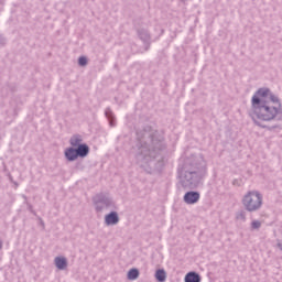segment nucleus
Segmentation results:
<instances>
[{"label":"nucleus","mask_w":282,"mask_h":282,"mask_svg":"<svg viewBox=\"0 0 282 282\" xmlns=\"http://www.w3.org/2000/svg\"><path fill=\"white\" fill-rule=\"evenodd\" d=\"M135 160L137 164L145 173H160L164 169V156L162 151H166L164 135L153 127L147 124L135 128Z\"/></svg>","instance_id":"1"},{"label":"nucleus","mask_w":282,"mask_h":282,"mask_svg":"<svg viewBox=\"0 0 282 282\" xmlns=\"http://www.w3.org/2000/svg\"><path fill=\"white\" fill-rule=\"evenodd\" d=\"M206 171L204 155L199 154L198 156L188 158L178 170V184L184 191H193L206 177Z\"/></svg>","instance_id":"2"},{"label":"nucleus","mask_w":282,"mask_h":282,"mask_svg":"<svg viewBox=\"0 0 282 282\" xmlns=\"http://www.w3.org/2000/svg\"><path fill=\"white\" fill-rule=\"evenodd\" d=\"M278 116H282L281 99H279V102L262 101V104H261V99H259L257 97L251 98L250 117L252 118V120H253L254 124H257V127H261V129H269V131H272V129H276V126L268 127V126L261 123V121L262 122H272V120H276Z\"/></svg>","instance_id":"3"},{"label":"nucleus","mask_w":282,"mask_h":282,"mask_svg":"<svg viewBox=\"0 0 282 282\" xmlns=\"http://www.w3.org/2000/svg\"><path fill=\"white\" fill-rule=\"evenodd\" d=\"M242 205L248 213H257V210H261L263 206V195H261L259 191H249L242 197Z\"/></svg>","instance_id":"4"},{"label":"nucleus","mask_w":282,"mask_h":282,"mask_svg":"<svg viewBox=\"0 0 282 282\" xmlns=\"http://www.w3.org/2000/svg\"><path fill=\"white\" fill-rule=\"evenodd\" d=\"M96 213H102L105 208H116V203L112 197L105 193L96 194L93 198Z\"/></svg>","instance_id":"5"},{"label":"nucleus","mask_w":282,"mask_h":282,"mask_svg":"<svg viewBox=\"0 0 282 282\" xmlns=\"http://www.w3.org/2000/svg\"><path fill=\"white\" fill-rule=\"evenodd\" d=\"M252 98H258L260 99L261 102H279V97L276 95L273 94L272 90H270V88H259L254 95L252 96Z\"/></svg>","instance_id":"6"},{"label":"nucleus","mask_w":282,"mask_h":282,"mask_svg":"<svg viewBox=\"0 0 282 282\" xmlns=\"http://www.w3.org/2000/svg\"><path fill=\"white\" fill-rule=\"evenodd\" d=\"M137 34H138L140 41H142V43L144 45V51L149 52V50L151 47V33H149V30L143 29V28L138 29Z\"/></svg>","instance_id":"7"},{"label":"nucleus","mask_w":282,"mask_h":282,"mask_svg":"<svg viewBox=\"0 0 282 282\" xmlns=\"http://www.w3.org/2000/svg\"><path fill=\"white\" fill-rule=\"evenodd\" d=\"M199 197H200L199 192L189 191L185 193L183 197V202H185V204H188V205L197 204V202H199Z\"/></svg>","instance_id":"8"},{"label":"nucleus","mask_w":282,"mask_h":282,"mask_svg":"<svg viewBox=\"0 0 282 282\" xmlns=\"http://www.w3.org/2000/svg\"><path fill=\"white\" fill-rule=\"evenodd\" d=\"M120 223V216H118V212H110L105 216L106 226H116Z\"/></svg>","instance_id":"9"},{"label":"nucleus","mask_w":282,"mask_h":282,"mask_svg":"<svg viewBox=\"0 0 282 282\" xmlns=\"http://www.w3.org/2000/svg\"><path fill=\"white\" fill-rule=\"evenodd\" d=\"M65 159L67 162H76V160L79 158L78 153L76 152V148L69 147L64 151Z\"/></svg>","instance_id":"10"},{"label":"nucleus","mask_w":282,"mask_h":282,"mask_svg":"<svg viewBox=\"0 0 282 282\" xmlns=\"http://www.w3.org/2000/svg\"><path fill=\"white\" fill-rule=\"evenodd\" d=\"M75 151L77 152L78 158H87V155H89V145H87V143H82V145L75 148Z\"/></svg>","instance_id":"11"},{"label":"nucleus","mask_w":282,"mask_h":282,"mask_svg":"<svg viewBox=\"0 0 282 282\" xmlns=\"http://www.w3.org/2000/svg\"><path fill=\"white\" fill-rule=\"evenodd\" d=\"M184 282H202V275L195 271H189L186 273Z\"/></svg>","instance_id":"12"},{"label":"nucleus","mask_w":282,"mask_h":282,"mask_svg":"<svg viewBox=\"0 0 282 282\" xmlns=\"http://www.w3.org/2000/svg\"><path fill=\"white\" fill-rule=\"evenodd\" d=\"M54 261H55V265H56L57 270H66L67 269V258L56 257Z\"/></svg>","instance_id":"13"},{"label":"nucleus","mask_w":282,"mask_h":282,"mask_svg":"<svg viewBox=\"0 0 282 282\" xmlns=\"http://www.w3.org/2000/svg\"><path fill=\"white\" fill-rule=\"evenodd\" d=\"M105 116L110 124V127H116V116L113 115V110L109 107L105 110Z\"/></svg>","instance_id":"14"},{"label":"nucleus","mask_w":282,"mask_h":282,"mask_svg":"<svg viewBox=\"0 0 282 282\" xmlns=\"http://www.w3.org/2000/svg\"><path fill=\"white\" fill-rule=\"evenodd\" d=\"M83 137L80 134H74L73 137H70L69 139V144L76 149L77 147L83 145Z\"/></svg>","instance_id":"15"},{"label":"nucleus","mask_w":282,"mask_h":282,"mask_svg":"<svg viewBox=\"0 0 282 282\" xmlns=\"http://www.w3.org/2000/svg\"><path fill=\"white\" fill-rule=\"evenodd\" d=\"M127 276L129 281H135L140 276V270L132 268L128 271Z\"/></svg>","instance_id":"16"},{"label":"nucleus","mask_w":282,"mask_h":282,"mask_svg":"<svg viewBox=\"0 0 282 282\" xmlns=\"http://www.w3.org/2000/svg\"><path fill=\"white\" fill-rule=\"evenodd\" d=\"M154 276H155L156 281L164 282V281H166V271L164 269H158L155 271Z\"/></svg>","instance_id":"17"},{"label":"nucleus","mask_w":282,"mask_h":282,"mask_svg":"<svg viewBox=\"0 0 282 282\" xmlns=\"http://www.w3.org/2000/svg\"><path fill=\"white\" fill-rule=\"evenodd\" d=\"M236 219H240V221H246V210H240L236 214Z\"/></svg>","instance_id":"18"},{"label":"nucleus","mask_w":282,"mask_h":282,"mask_svg":"<svg viewBox=\"0 0 282 282\" xmlns=\"http://www.w3.org/2000/svg\"><path fill=\"white\" fill-rule=\"evenodd\" d=\"M261 228V221L260 220H253L251 223V230H259Z\"/></svg>","instance_id":"19"},{"label":"nucleus","mask_w":282,"mask_h":282,"mask_svg":"<svg viewBox=\"0 0 282 282\" xmlns=\"http://www.w3.org/2000/svg\"><path fill=\"white\" fill-rule=\"evenodd\" d=\"M87 58L85 57V56H80L79 58H78V65H79V67H87Z\"/></svg>","instance_id":"20"},{"label":"nucleus","mask_w":282,"mask_h":282,"mask_svg":"<svg viewBox=\"0 0 282 282\" xmlns=\"http://www.w3.org/2000/svg\"><path fill=\"white\" fill-rule=\"evenodd\" d=\"M24 204H26L28 206V210L30 213H32V215H36V212H34V207H32V204L28 203V202H24Z\"/></svg>","instance_id":"21"},{"label":"nucleus","mask_w":282,"mask_h":282,"mask_svg":"<svg viewBox=\"0 0 282 282\" xmlns=\"http://www.w3.org/2000/svg\"><path fill=\"white\" fill-rule=\"evenodd\" d=\"M0 45H6V37L0 34Z\"/></svg>","instance_id":"22"},{"label":"nucleus","mask_w":282,"mask_h":282,"mask_svg":"<svg viewBox=\"0 0 282 282\" xmlns=\"http://www.w3.org/2000/svg\"><path fill=\"white\" fill-rule=\"evenodd\" d=\"M232 184H234V186H238L239 185V181L238 180H234Z\"/></svg>","instance_id":"23"},{"label":"nucleus","mask_w":282,"mask_h":282,"mask_svg":"<svg viewBox=\"0 0 282 282\" xmlns=\"http://www.w3.org/2000/svg\"><path fill=\"white\" fill-rule=\"evenodd\" d=\"M3 248V241L0 240V250Z\"/></svg>","instance_id":"24"},{"label":"nucleus","mask_w":282,"mask_h":282,"mask_svg":"<svg viewBox=\"0 0 282 282\" xmlns=\"http://www.w3.org/2000/svg\"><path fill=\"white\" fill-rule=\"evenodd\" d=\"M22 197H23V199H24L25 202H28V196L22 195Z\"/></svg>","instance_id":"25"}]
</instances>
